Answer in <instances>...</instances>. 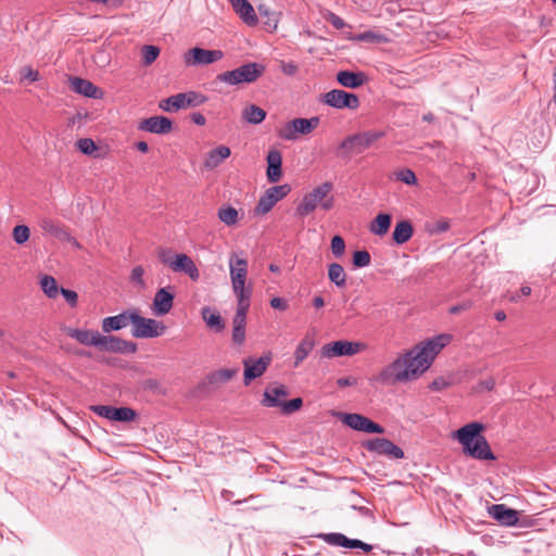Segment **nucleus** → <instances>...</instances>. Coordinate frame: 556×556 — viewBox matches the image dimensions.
Returning <instances> with one entry per match:
<instances>
[{
  "label": "nucleus",
  "mask_w": 556,
  "mask_h": 556,
  "mask_svg": "<svg viewBox=\"0 0 556 556\" xmlns=\"http://www.w3.org/2000/svg\"><path fill=\"white\" fill-rule=\"evenodd\" d=\"M353 39L362 42H384L387 40L382 34L371 30L357 34Z\"/></svg>",
  "instance_id": "44"
},
{
  "label": "nucleus",
  "mask_w": 556,
  "mask_h": 556,
  "mask_svg": "<svg viewBox=\"0 0 556 556\" xmlns=\"http://www.w3.org/2000/svg\"><path fill=\"white\" fill-rule=\"evenodd\" d=\"M130 320L132 324L131 334L135 338H157L166 330V326L162 321L142 317L136 311H131Z\"/></svg>",
  "instance_id": "7"
},
{
  "label": "nucleus",
  "mask_w": 556,
  "mask_h": 556,
  "mask_svg": "<svg viewBox=\"0 0 556 556\" xmlns=\"http://www.w3.org/2000/svg\"><path fill=\"white\" fill-rule=\"evenodd\" d=\"M363 446L371 453L387 456L390 459H401L404 457L403 450L386 438H374L363 442Z\"/></svg>",
  "instance_id": "9"
},
{
  "label": "nucleus",
  "mask_w": 556,
  "mask_h": 556,
  "mask_svg": "<svg viewBox=\"0 0 556 556\" xmlns=\"http://www.w3.org/2000/svg\"><path fill=\"white\" fill-rule=\"evenodd\" d=\"M313 342L309 340H302L296 346L294 352V367H298L313 350Z\"/></svg>",
  "instance_id": "40"
},
{
  "label": "nucleus",
  "mask_w": 556,
  "mask_h": 556,
  "mask_svg": "<svg viewBox=\"0 0 556 556\" xmlns=\"http://www.w3.org/2000/svg\"><path fill=\"white\" fill-rule=\"evenodd\" d=\"M113 421L129 422L135 420L137 413L130 407H114Z\"/></svg>",
  "instance_id": "41"
},
{
  "label": "nucleus",
  "mask_w": 556,
  "mask_h": 556,
  "mask_svg": "<svg viewBox=\"0 0 556 556\" xmlns=\"http://www.w3.org/2000/svg\"><path fill=\"white\" fill-rule=\"evenodd\" d=\"M114 406L109 405H97L92 407V410L100 417L106 418L109 420H112Z\"/></svg>",
  "instance_id": "57"
},
{
  "label": "nucleus",
  "mask_w": 556,
  "mask_h": 556,
  "mask_svg": "<svg viewBox=\"0 0 556 556\" xmlns=\"http://www.w3.org/2000/svg\"><path fill=\"white\" fill-rule=\"evenodd\" d=\"M77 148L86 155H91L96 150L97 146L90 138H83L77 141Z\"/></svg>",
  "instance_id": "51"
},
{
  "label": "nucleus",
  "mask_w": 556,
  "mask_h": 556,
  "mask_svg": "<svg viewBox=\"0 0 556 556\" xmlns=\"http://www.w3.org/2000/svg\"><path fill=\"white\" fill-rule=\"evenodd\" d=\"M357 380L353 377H341L337 380V384L340 388L351 387L356 384Z\"/></svg>",
  "instance_id": "64"
},
{
  "label": "nucleus",
  "mask_w": 556,
  "mask_h": 556,
  "mask_svg": "<svg viewBox=\"0 0 556 556\" xmlns=\"http://www.w3.org/2000/svg\"><path fill=\"white\" fill-rule=\"evenodd\" d=\"M231 340L241 346L245 341V327H232Z\"/></svg>",
  "instance_id": "54"
},
{
  "label": "nucleus",
  "mask_w": 556,
  "mask_h": 556,
  "mask_svg": "<svg viewBox=\"0 0 556 556\" xmlns=\"http://www.w3.org/2000/svg\"><path fill=\"white\" fill-rule=\"evenodd\" d=\"M288 395V390L283 384L267 387L264 391L261 404L265 407H280L282 404L281 397Z\"/></svg>",
  "instance_id": "25"
},
{
  "label": "nucleus",
  "mask_w": 556,
  "mask_h": 556,
  "mask_svg": "<svg viewBox=\"0 0 556 556\" xmlns=\"http://www.w3.org/2000/svg\"><path fill=\"white\" fill-rule=\"evenodd\" d=\"M218 218L227 226H233L238 223V211L232 206L220 207Z\"/></svg>",
  "instance_id": "42"
},
{
  "label": "nucleus",
  "mask_w": 556,
  "mask_h": 556,
  "mask_svg": "<svg viewBox=\"0 0 556 556\" xmlns=\"http://www.w3.org/2000/svg\"><path fill=\"white\" fill-rule=\"evenodd\" d=\"M413 233L412 224L408 220H401L394 227L392 239L396 244H404L412 238Z\"/></svg>",
  "instance_id": "31"
},
{
  "label": "nucleus",
  "mask_w": 556,
  "mask_h": 556,
  "mask_svg": "<svg viewBox=\"0 0 556 556\" xmlns=\"http://www.w3.org/2000/svg\"><path fill=\"white\" fill-rule=\"evenodd\" d=\"M175 293L173 287L160 288L152 302V311L156 316H164L173 308Z\"/></svg>",
  "instance_id": "18"
},
{
  "label": "nucleus",
  "mask_w": 556,
  "mask_h": 556,
  "mask_svg": "<svg viewBox=\"0 0 556 556\" xmlns=\"http://www.w3.org/2000/svg\"><path fill=\"white\" fill-rule=\"evenodd\" d=\"M341 420L344 425L356 431L377 434L384 432L382 426L357 413L342 414Z\"/></svg>",
  "instance_id": "12"
},
{
  "label": "nucleus",
  "mask_w": 556,
  "mask_h": 556,
  "mask_svg": "<svg viewBox=\"0 0 556 556\" xmlns=\"http://www.w3.org/2000/svg\"><path fill=\"white\" fill-rule=\"evenodd\" d=\"M13 239L17 244H23L29 239V228L25 225H17L13 228Z\"/></svg>",
  "instance_id": "48"
},
{
  "label": "nucleus",
  "mask_w": 556,
  "mask_h": 556,
  "mask_svg": "<svg viewBox=\"0 0 556 556\" xmlns=\"http://www.w3.org/2000/svg\"><path fill=\"white\" fill-rule=\"evenodd\" d=\"M131 316V311H125L115 316H109L102 319V331L110 333L111 331H117L128 326Z\"/></svg>",
  "instance_id": "27"
},
{
  "label": "nucleus",
  "mask_w": 556,
  "mask_h": 556,
  "mask_svg": "<svg viewBox=\"0 0 556 556\" xmlns=\"http://www.w3.org/2000/svg\"><path fill=\"white\" fill-rule=\"evenodd\" d=\"M488 513L493 519L506 527L515 526L519 520L518 511L504 504H493L489 506Z\"/></svg>",
  "instance_id": "20"
},
{
  "label": "nucleus",
  "mask_w": 556,
  "mask_h": 556,
  "mask_svg": "<svg viewBox=\"0 0 556 556\" xmlns=\"http://www.w3.org/2000/svg\"><path fill=\"white\" fill-rule=\"evenodd\" d=\"M495 387V380L494 378L490 377V378H486L482 381H480L477 386V390L478 391H483V390H486V391H492Z\"/></svg>",
  "instance_id": "62"
},
{
  "label": "nucleus",
  "mask_w": 556,
  "mask_h": 556,
  "mask_svg": "<svg viewBox=\"0 0 556 556\" xmlns=\"http://www.w3.org/2000/svg\"><path fill=\"white\" fill-rule=\"evenodd\" d=\"M201 316L205 321L206 326L217 333L222 332L226 327L225 320L220 316L219 312L215 308H212L210 306L202 307Z\"/></svg>",
  "instance_id": "29"
},
{
  "label": "nucleus",
  "mask_w": 556,
  "mask_h": 556,
  "mask_svg": "<svg viewBox=\"0 0 556 556\" xmlns=\"http://www.w3.org/2000/svg\"><path fill=\"white\" fill-rule=\"evenodd\" d=\"M270 363V354H265L257 359H253L251 357L244 358V384L249 386L252 380L261 377L267 370Z\"/></svg>",
  "instance_id": "16"
},
{
  "label": "nucleus",
  "mask_w": 556,
  "mask_h": 556,
  "mask_svg": "<svg viewBox=\"0 0 556 556\" xmlns=\"http://www.w3.org/2000/svg\"><path fill=\"white\" fill-rule=\"evenodd\" d=\"M391 215L387 213H380L370 223L369 231L376 236H383L388 232L391 226Z\"/></svg>",
  "instance_id": "32"
},
{
  "label": "nucleus",
  "mask_w": 556,
  "mask_h": 556,
  "mask_svg": "<svg viewBox=\"0 0 556 556\" xmlns=\"http://www.w3.org/2000/svg\"><path fill=\"white\" fill-rule=\"evenodd\" d=\"M242 118L249 124L258 125L266 118V112L255 104H250L243 110Z\"/></svg>",
  "instance_id": "34"
},
{
  "label": "nucleus",
  "mask_w": 556,
  "mask_h": 556,
  "mask_svg": "<svg viewBox=\"0 0 556 556\" xmlns=\"http://www.w3.org/2000/svg\"><path fill=\"white\" fill-rule=\"evenodd\" d=\"M160 49L155 46L148 45L142 49L143 62L146 65L152 64L159 56Z\"/></svg>",
  "instance_id": "49"
},
{
  "label": "nucleus",
  "mask_w": 556,
  "mask_h": 556,
  "mask_svg": "<svg viewBox=\"0 0 556 556\" xmlns=\"http://www.w3.org/2000/svg\"><path fill=\"white\" fill-rule=\"evenodd\" d=\"M40 227L41 229L52 236V237H56V235L59 233L60 229L62 228L60 225H58L56 223H54L52 219L50 218H43L41 219L40 222Z\"/></svg>",
  "instance_id": "50"
},
{
  "label": "nucleus",
  "mask_w": 556,
  "mask_h": 556,
  "mask_svg": "<svg viewBox=\"0 0 556 556\" xmlns=\"http://www.w3.org/2000/svg\"><path fill=\"white\" fill-rule=\"evenodd\" d=\"M230 149L226 146H219L207 153L204 161L205 168L213 169L220 165V163L230 156Z\"/></svg>",
  "instance_id": "30"
},
{
  "label": "nucleus",
  "mask_w": 556,
  "mask_h": 556,
  "mask_svg": "<svg viewBox=\"0 0 556 556\" xmlns=\"http://www.w3.org/2000/svg\"><path fill=\"white\" fill-rule=\"evenodd\" d=\"M331 252L334 255V257L340 258L343 256L345 252V242L343 238L339 235L333 236L331 239Z\"/></svg>",
  "instance_id": "47"
},
{
  "label": "nucleus",
  "mask_w": 556,
  "mask_h": 556,
  "mask_svg": "<svg viewBox=\"0 0 556 556\" xmlns=\"http://www.w3.org/2000/svg\"><path fill=\"white\" fill-rule=\"evenodd\" d=\"M99 350L110 353L134 354L137 351V344L116 336L101 334Z\"/></svg>",
  "instance_id": "15"
},
{
  "label": "nucleus",
  "mask_w": 556,
  "mask_h": 556,
  "mask_svg": "<svg viewBox=\"0 0 556 556\" xmlns=\"http://www.w3.org/2000/svg\"><path fill=\"white\" fill-rule=\"evenodd\" d=\"M172 270L187 274L193 281L200 277V273L194 262L187 254H176L172 263Z\"/></svg>",
  "instance_id": "23"
},
{
  "label": "nucleus",
  "mask_w": 556,
  "mask_h": 556,
  "mask_svg": "<svg viewBox=\"0 0 556 556\" xmlns=\"http://www.w3.org/2000/svg\"><path fill=\"white\" fill-rule=\"evenodd\" d=\"M323 540L329 545L341 546L344 548H359L365 553H369L372 551V545L365 543L358 539H350L343 533L331 532L320 535Z\"/></svg>",
  "instance_id": "17"
},
{
  "label": "nucleus",
  "mask_w": 556,
  "mask_h": 556,
  "mask_svg": "<svg viewBox=\"0 0 556 556\" xmlns=\"http://www.w3.org/2000/svg\"><path fill=\"white\" fill-rule=\"evenodd\" d=\"M393 176L396 180L402 181L408 186H414L417 184L416 174L410 168H401L394 172Z\"/></svg>",
  "instance_id": "43"
},
{
  "label": "nucleus",
  "mask_w": 556,
  "mask_h": 556,
  "mask_svg": "<svg viewBox=\"0 0 556 556\" xmlns=\"http://www.w3.org/2000/svg\"><path fill=\"white\" fill-rule=\"evenodd\" d=\"M332 188V184L326 181L305 194L301 203L296 206V215L305 217L314 212L318 204L330 193Z\"/></svg>",
  "instance_id": "8"
},
{
  "label": "nucleus",
  "mask_w": 556,
  "mask_h": 556,
  "mask_svg": "<svg viewBox=\"0 0 556 556\" xmlns=\"http://www.w3.org/2000/svg\"><path fill=\"white\" fill-rule=\"evenodd\" d=\"M143 274H144V269L142 266H135L131 270V280L138 285H140L141 287L144 286V281H143Z\"/></svg>",
  "instance_id": "60"
},
{
  "label": "nucleus",
  "mask_w": 556,
  "mask_h": 556,
  "mask_svg": "<svg viewBox=\"0 0 556 556\" xmlns=\"http://www.w3.org/2000/svg\"><path fill=\"white\" fill-rule=\"evenodd\" d=\"M267 161V179L270 182H277L280 180L282 172H281V164H282V156L280 151L278 150H270L266 156Z\"/></svg>",
  "instance_id": "26"
},
{
  "label": "nucleus",
  "mask_w": 556,
  "mask_h": 556,
  "mask_svg": "<svg viewBox=\"0 0 556 556\" xmlns=\"http://www.w3.org/2000/svg\"><path fill=\"white\" fill-rule=\"evenodd\" d=\"M290 191L288 185H280L270 187L260 198L255 207V213L258 215L267 214L276 205L277 202L282 200Z\"/></svg>",
  "instance_id": "13"
},
{
  "label": "nucleus",
  "mask_w": 556,
  "mask_h": 556,
  "mask_svg": "<svg viewBox=\"0 0 556 556\" xmlns=\"http://www.w3.org/2000/svg\"><path fill=\"white\" fill-rule=\"evenodd\" d=\"M59 293L63 295V298L70 304L71 307H75L77 305L78 295L75 291L65 288H60Z\"/></svg>",
  "instance_id": "56"
},
{
  "label": "nucleus",
  "mask_w": 556,
  "mask_h": 556,
  "mask_svg": "<svg viewBox=\"0 0 556 556\" xmlns=\"http://www.w3.org/2000/svg\"><path fill=\"white\" fill-rule=\"evenodd\" d=\"M206 101V96L197 91H187L161 100L159 108L165 112H176L181 109L200 106Z\"/></svg>",
  "instance_id": "6"
},
{
  "label": "nucleus",
  "mask_w": 556,
  "mask_h": 556,
  "mask_svg": "<svg viewBox=\"0 0 556 556\" xmlns=\"http://www.w3.org/2000/svg\"><path fill=\"white\" fill-rule=\"evenodd\" d=\"M40 286L43 293L48 298L55 299L59 295L60 288L58 287L56 280L52 276L45 275L40 279Z\"/></svg>",
  "instance_id": "38"
},
{
  "label": "nucleus",
  "mask_w": 556,
  "mask_h": 556,
  "mask_svg": "<svg viewBox=\"0 0 556 556\" xmlns=\"http://www.w3.org/2000/svg\"><path fill=\"white\" fill-rule=\"evenodd\" d=\"M324 102L334 109L356 110L359 106V99L356 94L341 89H333L324 94Z\"/></svg>",
  "instance_id": "14"
},
{
  "label": "nucleus",
  "mask_w": 556,
  "mask_h": 556,
  "mask_svg": "<svg viewBox=\"0 0 556 556\" xmlns=\"http://www.w3.org/2000/svg\"><path fill=\"white\" fill-rule=\"evenodd\" d=\"M328 279L339 289L346 287V274L339 263L328 265Z\"/></svg>",
  "instance_id": "33"
},
{
  "label": "nucleus",
  "mask_w": 556,
  "mask_h": 556,
  "mask_svg": "<svg viewBox=\"0 0 556 556\" xmlns=\"http://www.w3.org/2000/svg\"><path fill=\"white\" fill-rule=\"evenodd\" d=\"M65 332L68 337L83 345L94 346L99 349L101 333L97 330L68 327L65 329Z\"/></svg>",
  "instance_id": "22"
},
{
  "label": "nucleus",
  "mask_w": 556,
  "mask_h": 556,
  "mask_svg": "<svg viewBox=\"0 0 556 556\" xmlns=\"http://www.w3.org/2000/svg\"><path fill=\"white\" fill-rule=\"evenodd\" d=\"M450 339L448 334H439L416 345L386 366L375 381L389 386L418 377L431 366L435 356L450 342Z\"/></svg>",
  "instance_id": "1"
},
{
  "label": "nucleus",
  "mask_w": 556,
  "mask_h": 556,
  "mask_svg": "<svg viewBox=\"0 0 556 556\" xmlns=\"http://www.w3.org/2000/svg\"><path fill=\"white\" fill-rule=\"evenodd\" d=\"M224 58L222 50H207L203 48H192L185 53V63L187 66H203L215 63Z\"/></svg>",
  "instance_id": "11"
},
{
  "label": "nucleus",
  "mask_w": 556,
  "mask_h": 556,
  "mask_svg": "<svg viewBox=\"0 0 556 556\" xmlns=\"http://www.w3.org/2000/svg\"><path fill=\"white\" fill-rule=\"evenodd\" d=\"M365 344L362 342H351L345 340H338L327 343L321 348V356L326 358L339 356H352L364 350Z\"/></svg>",
  "instance_id": "10"
},
{
  "label": "nucleus",
  "mask_w": 556,
  "mask_h": 556,
  "mask_svg": "<svg viewBox=\"0 0 556 556\" xmlns=\"http://www.w3.org/2000/svg\"><path fill=\"white\" fill-rule=\"evenodd\" d=\"M265 72V66L261 63L249 62L241 66L220 73L216 76V79L220 83H225L230 86H237L240 84H252L256 81Z\"/></svg>",
  "instance_id": "3"
},
{
  "label": "nucleus",
  "mask_w": 556,
  "mask_h": 556,
  "mask_svg": "<svg viewBox=\"0 0 556 556\" xmlns=\"http://www.w3.org/2000/svg\"><path fill=\"white\" fill-rule=\"evenodd\" d=\"M320 119L318 116L311 118L298 117L287 122L281 128L278 129L277 135L280 139L286 141H295L300 136L311 134L318 127Z\"/></svg>",
  "instance_id": "5"
},
{
  "label": "nucleus",
  "mask_w": 556,
  "mask_h": 556,
  "mask_svg": "<svg viewBox=\"0 0 556 556\" xmlns=\"http://www.w3.org/2000/svg\"><path fill=\"white\" fill-rule=\"evenodd\" d=\"M270 306L275 309L283 312L288 309V302L282 298L276 296L270 300Z\"/></svg>",
  "instance_id": "61"
},
{
  "label": "nucleus",
  "mask_w": 556,
  "mask_h": 556,
  "mask_svg": "<svg viewBox=\"0 0 556 556\" xmlns=\"http://www.w3.org/2000/svg\"><path fill=\"white\" fill-rule=\"evenodd\" d=\"M450 229V223L447 219L438 220L431 230L432 233H442Z\"/></svg>",
  "instance_id": "63"
},
{
  "label": "nucleus",
  "mask_w": 556,
  "mask_h": 556,
  "mask_svg": "<svg viewBox=\"0 0 556 556\" xmlns=\"http://www.w3.org/2000/svg\"><path fill=\"white\" fill-rule=\"evenodd\" d=\"M303 405V401L301 397H295L290 401H283L280 409L281 413L285 415H290L296 410H299Z\"/></svg>",
  "instance_id": "46"
},
{
  "label": "nucleus",
  "mask_w": 556,
  "mask_h": 556,
  "mask_svg": "<svg viewBox=\"0 0 556 556\" xmlns=\"http://www.w3.org/2000/svg\"><path fill=\"white\" fill-rule=\"evenodd\" d=\"M138 128L151 134L165 135L172 131L173 122L166 116L157 115L142 119Z\"/></svg>",
  "instance_id": "19"
},
{
  "label": "nucleus",
  "mask_w": 556,
  "mask_h": 556,
  "mask_svg": "<svg viewBox=\"0 0 556 556\" xmlns=\"http://www.w3.org/2000/svg\"><path fill=\"white\" fill-rule=\"evenodd\" d=\"M371 256L366 250L355 251L353 253V265L362 268L370 264Z\"/></svg>",
  "instance_id": "45"
},
{
  "label": "nucleus",
  "mask_w": 556,
  "mask_h": 556,
  "mask_svg": "<svg viewBox=\"0 0 556 556\" xmlns=\"http://www.w3.org/2000/svg\"><path fill=\"white\" fill-rule=\"evenodd\" d=\"M281 72L287 76H293L296 74L299 67L294 62H281L280 63Z\"/></svg>",
  "instance_id": "59"
},
{
  "label": "nucleus",
  "mask_w": 556,
  "mask_h": 556,
  "mask_svg": "<svg viewBox=\"0 0 556 556\" xmlns=\"http://www.w3.org/2000/svg\"><path fill=\"white\" fill-rule=\"evenodd\" d=\"M325 18L336 29H343L346 26V23L336 13L328 11L325 14Z\"/></svg>",
  "instance_id": "53"
},
{
  "label": "nucleus",
  "mask_w": 556,
  "mask_h": 556,
  "mask_svg": "<svg viewBox=\"0 0 556 556\" xmlns=\"http://www.w3.org/2000/svg\"><path fill=\"white\" fill-rule=\"evenodd\" d=\"M367 80L363 72L340 71L337 74V81L345 88H358Z\"/></svg>",
  "instance_id": "28"
},
{
  "label": "nucleus",
  "mask_w": 556,
  "mask_h": 556,
  "mask_svg": "<svg viewBox=\"0 0 556 556\" xmlns=\"http://www.w3.org/2000/svg\"><path fill=\"white\" fill-rule=\"evenodd\" d=\"M21 80H27L28 83H35L39 79L38 71L33 70L30 66H24L20 70Z\"/></svg>",
  "instance_id": "52"
},
{
  "label": "nucleus",
  "mask_w": 556,
  "mask_h": 556,
  "mask_svg": "<svg viewBox=\"0 0 556 556\" xmlns=\"http://www.w3.org/2000/svg\"><path fill=\"white\" fill-rule=\"evenodd\" d=\"M229 275L232 286L245 285L248 261L239 257L237 253H231L229 256Z\"/></svg>",
  "instance_id": "21"
},
{
  "label": "nucleus",
  "mask_w": 556,
  "mask_h": 556,
  "mask_svg": "<svg viewBox=\"0 0 556 556\" xmlns=\"http://www.w3.org/2000/svg\"><path fill=\"white\" fill-rule=\"evenodd\" d=\"M71 87L76 93L87 98L100 99L102 97V90L100 88L90 80L80 77L71 78Z\"/></svg>",
  "instance_id": "24"
},
{
  "label": "nucleus",
  "mask_w": 556,
  "mask_h": 556,
  "mask_svg": "<svg viewBox=\"0 0 556 556\" xmlns=\"http://www.w3.org/2000/svg\"><path fill=\"white\" fill-rule=\"evenodd\" d=\"M238 371V368H224L211 372L206 379L210 384L225 383L232 379Z\"/></svg>",
  "instance_id": "37"
},
{
  "label": "nucleus",
  "mask_w": 556,
  "mask_h": 556,
  "mask_svg": "<svg viewBox=\"0 0 556 556\" xmlns=\"http://www.w3.org/2000/svg\"><path fill=\"white\" fill-rule=\"evenodd\" d=\"M386 136L382 130H367L357 132L344 138L339 148L345 150L349 154H362L374 146L376 141Z\"/></svg>",
  "instance_id": "4"
},
{
  "label": "nucleus",
  "mask_w": 556,
  "mask_h": 556,
  "mask_svg": "<svg viewBox=\"0 0 556 556\" xmlns=\"http://www.w3.org/2000/svg\"><path fill=\"white\" fill-rule=\"evenodd\" d=\"M233 293L237 299V309L250 308V299L252 295L251 288H245V285L232 286Z\"/></svg>",
  "instance_id": "35"
},
{
  "label": "nucleus",
  "mask_w": 556,
  "mask_h": 556,
  "mask_svg": "<svg viewBox=\"0 0 556 556\" xmlns=\"http://www.w3.org/2000/svg\"><path fill=\"white\" fill-rule=\"evenodd\" d=\"M483 429L481 422H469L456 430L453 438L463 445L466 455L479 460H494L495 455L482 434Z\"/></svg>",
  "instance_id": "2"
},
{
  "label": "nucleus",
  "mask_w": 556,
  "mask_h": 556,
  "mask_svg": "<svg viewBox=\"0 0 556 556\" xmlns=\"http://www.w3.org/2000/svg\"><path fill=\"white\" fill-rule=\"evenodd\" d=\"M257 11H258L261 17L266 18L265 25L268 28H271V29H276L277 28L279 18H278V14L275 11L270 10L264 3H262V4H260L257 7Z\"/></svg>",
  "instance_id": "39"
},
{
  "label": "nucleus",
  "mask_w": 556,
  "mask_h": 556,
  "mask_svg": "<svg viewBox=\"0 0 556 556\" xmlns=\"http://www.w3.org/2000/svg\"><path fill=\"white\" fill-rule=\"evenodd\" d=\"M175 255L170 250L168 249H162L159 252V258L160 262H162L165 265H168L172 268V263L174 262Z\"/></svg>",
  "instance_id": "58"
},
{
  "label": "nucleus",
  "mask_w": 556,
  "mask_h": 556,
  "mask_svg": "<svg viewBox=\"0 0 556 556\" xmlns=\"http://www.w3.org/2000/svg\"><path fill=\"white\" fill-rule=\"evenodd\" d=\"M247 309H236V313L232 317V327H247Z\"/></svg>",
  "instance_id": "55"
},
{
  "label": "nucleus",
  "mask_w": 556,
  "mask_h": 556,
  "mask_svg": "<svg viewBox=\"0 0 556 556\" xmlns=\"http://www.w3.org/2000/svg\"><path fill=\"white\" fill-rule=\"evenodd\" d=\"M236 14L249 26H255L257 24V16L252 4L247 0L240 4L237 9Z\"/></svg>",
  "instance_id": "36"
}]
</instances>
